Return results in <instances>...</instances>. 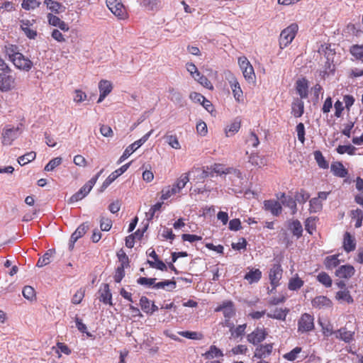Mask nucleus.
I'll use <instances>...</instances> for the list:
<instances>
[{
	"label": "nucleus",
	"instance_id": "nucleus-1",
	"mask_svg": "<svg viewBox=\"0 0 363 363\" xmlns=\"http://www.w3.org/2000/svg\"><path fill=\"white\" fill-rule=\"evenodd\" d=\"M4 52L15 67L19 69L29 71L33 67V62L19 52L16 45L8 44L4 47Z\"/></svg>",
	"mask_w": 363,
	"mask_h": 363
},
{
	"label": "nucleus",
	"instance_id": "nucleus-2",
	"mask_svg": "<svg viewBox=\"0 0 363 363\" xmlns=\"http://www.w3.org/2000/svg\"><path fill=\"white\" fill-rule=\"evenodd\" d=\"M216 312H222L224 320L222 323L223 326L227 328H232L231 318L236 315V308L234 302L230 300H226L219 304L216 308Z\"/></svg>",
	"mask_w": 363,
	"mask_h": 363
},
{
	"label": "nucleus",
	"instance_id": "nucleus-3",
	"mask_svg": "<svg viewBox=\"0 0 363 363\" xmlns=\"http://www.w3.org/2000/svg\"><path fill=\"white\" fill-rule=\"evenodd\" d=\"M298 30V26L293 23L284 28L279 35V47L284 49L293 41Z\"/></svg>",
	"mask_w": 363,
	"mask_h": 363
},
{
	"label": "nucleus",
	"instance_id": "nucleus-4",
	"mask_svg": "<svg viewBox=\"0 0 363 363\" xmlns=\"http://www.w3.org/2000/svg\"><path fill=\"white\" fill-rule=\"evenodd\" d=\"M106 3L111 12L118 19L125 20L128 18L127 10L121 0H106Z\"/></svg>",
	"mask_w": 363,
	"mask_h": 363
},
{
	"label": "nucleus",
	"instance_id": "nucleus-5",
	"mask_svg": "<svg viewBox=\"0 0 363 363\" xmlns=\"http://www.w3.org/2000/svg\"><path fill=\"white\" fill-rule=\"evenodd\" d=\"M298 332L305 333L312 331L314 328V317L313 315L304 313H303L298 320Z\"/></svg>",
	"mask_w": 363,
	"mask_h": 363
},
{
	"label": "nucleus",
	"instance_id": "nucleus-6",
	"mask_svg": "<svg viewBox=\"0 0 363 363\" xmlns=\"http://www.w3.org/2000/svg\"><path fill=\"white\" fill-rule=\"evenodd\" d=\"M227 74L228 75L226 76V79L232 89V92L235 101L239 103L242 102L244 100L243 91L240 87L238 79L231 72H228Z\"/></svg>",
	"mask_w": 363,
	"mask_h": 363
},
{
	"label": "nucleus",
	"instance_id": "nucleus-7",
	"mask_svg": "<svg viewBox=\"0 0 363 363\" xmlns=\"http://www.w3.org/2000/svg\"><path fill=\"white\" fill-rule=\"evenodd\" d=\"M238 65L247 81H252L255 78L254 68L245 56L238 57Z\"/></svg>",
	"mask_w": 363,
	"mask_h": 363
},
{
	"label": "nucleus",
	"instance_id": "nucleus-8",
	"mask_svg": "<svg viewBox=\"0 0 363 363\" xmlns=\"http://www.w3.org/2000/svg\"><path fill=\"white\" fill-rule=\"evenodd\" d=\"M19 134V128L11 127L6 125L1 133V143L3 145H11L13 142L18 138Z\"/></svg>",
	"mask_w": 363,
	"mask_h": 363
},
{
	"label": "nucleus",
	"instance_id": "nucleus-9",
	"mask_svg": "<svg viewBox=\"0 0 363 363\" xmlns=\"http://www.w3.org/2000/svg\"><path fill=\"white\" fill-rule=\"evenodd\" d=\"M283 274V269L280 264H274L270 268L269 272V279L272 289H275L280 285V280Z\"/></svg>",
	"mask_w": 363,
	"mask_h": 363
},
{
	"label": "nucleus",
	"instance_id": "nucleus-10",
	"mask_svg": "<svg viewBox=\"0 0 363 363\" xmlns=\"http://www.w3.org/2000/svg\"><path fill=\"white\" fill-rule=\"evenodd\" d=\"M10 72L0 73V91L2 92L9 91L15 87V77Z\"/></svg>",
	"mask_w": 363,
	"mask_h": 363
},
{
	"label": "nucleus",
	"instance_id": "nucleus-11",
	"mask_svg": "<svg viewBox=\"0 0 363 363\" xmlns=\"http://www.w3.org/2000/svg\"><path fill=\"white\" fill-rule=\"evenodd\" d=\"M267 332L264 328H256L251 333L248 334L247 339L250 343L256 345L265 340Z\"/></svg>",
	"mask_w": 363,
	"mask_h": 363
},
{
	"label": "nucleus",
	"instance_id": "nucleus-12",
	"mask_svg": "<svg viewBox=\"0 0 363 363\" xmlns=\"http://www.w3.org/2000/svg\"><path fill=\"white\" fill-rule=\"evenodd\" d=\"M131 162L121 166L118 169L113 172L103 182L101 186V191H104L113 182H114L119 176L123 174L130 167Z\"/></svg>",
	"mask_w": 363,
	"mask_h": 363
},
{
	"label": "nucleus",
	"instance_id": "nucleus-13",
	"mask_svg": "<svg viewBox=\"0 0 363 363\" xmlns=\"http://www.w3.org/2000/svg\"><path fill=\"white\" fill-rule=\"evenodd\" d=\"M94 186V180H89L77 192L70 197L69 202L74 203L82 200L90 192Z\"/></svg>",
	"mask_w": 363,
	"mask_h": 363
},
{
	"label": "nucleus",
	"instance_id": "nucleus-14",
	"mask_svg": "<svg viewBox=\"0 0 363 363\" xmlns=\"http://www.w3.org/2000/svg\"><path fill=\"white\" fill-rule=\"evenodd\" d=\"M355 273L354 267L351 264H344L339 267L335 271V276L339 279H349Z\"/></svg>",
	"mask_w": 363,
	"mask_h": 363
},
{
	"label": "nucleus",
	"instance_id": "nucleus-15",
	"mask_svg": "<svg viewBox=\"0 0 363 363\" xmlns=\"http://www.w3.org/2000/svg\"><path fill=\"white\" fill-rule=\"evenodd\" d=\"M311 304L313 308L320 310L331 308L333 302L325 296H318L311 301Z\"/></svg>",
	"mask_w": 363,
	"mask_h": 363
},
{
	"label": "nucleus",
	"instance_id": "nucleus-16",
	"mask_svg": "<svg viewBox=\"0 0 363 363\" xmlns=\"http://www.w3.org/2000/svg\"><path fill=\"white\" fill-rule=\"evenodd\" d=\"M99 89L100 92V95L97 103H101L104 101V99L108 96L113 89V86L111 82L102 79L99 83Z\"/></svg>",
	"mask_w": 363,
	"mask_h": 363
},
{
	"label": "nucleus",
	"instance_id": "nucleus-17",
	"mask_svg": "<svg viewBox=\"0 0 363 363\" xmlns=\"http://www.w3.org/2000/svg\"><path fill=\"white\" fill-rule=\"evenodd\" d=\"M357 242L355 238L349 232H345L343 235L342 247L347 253H350L356 249Z\"/></svg>",
	"mask_w": 363,
	"mask_h": 363
},
{
	"label": "nucleus",
	"instance_id": "nucleus-18",
	"mask_svg": "<svg viewBox=\"0 0 363 363\" xmlns=\"http://www.w3.org/2000/svg\"><path fill=\"white\" fill-rule=\"evenodd\" d=\"M47 19L50 25L59 28L62 31L67 32L69 30L68 24L57 16L48 13L47 15Z\"/></svg>",
	"mask_w": 363,
	"mask_h": 363
},
{
	"label": "nucleus",
	"instance_id": "nucleus-19",
	"mask_svg": "<svg viewBox=\"0 0 363 363\" xmlns=\"http://www.w3.org/2000/svg\"><path fill=\"white\" fill-rule=\"evenodd\" d=\"M264 208L272 213L273 216H277L281 213V206L278 201L266 200L264 201Z\"/></svg>",
	"mask_w": 363,
	"mask_h": 363
},
{
	"label": "nucleus",
	"instance_id": "nucleus-20",
	"mask_svg": "<svg viewBox=\"0 0 363 363\" xmlns=\"http://www.w3.org/2000/svg\"><path fill=\"white\" fill-rule=\"evenodd\" d=\"M296 92L302 99H306L308 96V81L305 78L299 79L296 82Z\"/></svg>",
	"mask_w": 363,
	"mask_h": 363
},
{
	"label": "nucleus",
	"instance_id": "nucleus-21",
	"mask_svg": "<svg viewBox=\"0 0 363 363\" xmlns=\"http://www.w3.org/2000/svg\"><path fill=\"white\" fill-rule=\"evenodd\" d=\"M272 349L273 344L260 345L255 349L254 356L258 359L265 358L272 353Z\"/></svg>",
	"mask_w": 363,
	"mask_h": 363
},
{
	"label": "nucleus",
	"instance_id": "nucleus-22",
	"mask_svg": "<svg viewBox=\"0 0 363 363\" xmlns=\"http://www.w3.org/2000/svg\"><path fill=\"white\" fill-rule=\"evenodd\" d=\"M100 301L103 302L105 304L112 305V294L111 293L109 285L108 284H104L100 290Z\"/></svg>",
	"mask_w": 363,
	"mask_h": 363
},
{
	"label": "nucleus",
	"instance_id": "nucleus-23",
	"mask_svg": "<svg viewBox=\"0 0 363 363\" xmlns=\"http://www.w3.org/2000/svg\"><path fill=\"white\" fill-rule=\"evenodd\" d=\"M336 337L345 342L350 343L354 339V331L348 330L346 327L335 331Z\"/></svg>",
	"mask_w": 363,
	"mask_h": 363
},
{
	"label": "nucleus",
	"instance_id": "nucleus-24",
	"mask_svg": "<svg viewBox=\"0 0 363 363\" xmlns=\"http://www.w3.org/2000/svg\"><path fill=\"white\" fill-rule=\"evenodd\" d=\"M330 169L335 176L340 178L346 177L348 174L347 169L345 168L340 162H333L330 166Z\"/></svg>",
	"mask_w": 363,
	"mask_h": 363
},
{
	"label": "nucleus",
	"instance_id": "nucleus-25",
	"mask_svg": "<svg viewBox=\"0 0 363 363\" xmlns=\"http://www.w3.org/2000/svg\"><path fill=\"white\" fill-rule=\"evenodd\" d=\"M289 312V310L286 308H276L273 311H271L269 313H268L267 315L269 318L277 319L279 320H285Z\"/></svg>",
	"mask_w": 363,
	"mask_h": 363
},
{
	"label": "nucleus",
	"instance_id": "nucleus-26",
	"mask_svg": "<svg viewBox=\"0 0 363 363\" xmlns=\"http://www.w3.org/2000/svg\"><path fill=\"white\" fill-rule=\"evenodd\" d=\"M304 112V103L301 99H295L291 105V114L296 117H301Z\"/></svg>",
	"mask_w": 363,
	"mask_h": 363
},
{
	"label": "nucleus",
	"instance_id": "nucleus-27",
	"mask_svg": "<svg viewBox=\"0 0 363 363\" xmlns=\"http://www.w3.org/2000/svg\"><path fill=\"white\" fill-rule=\"evenodd\" d=\"M339 256L340 254L327 256L323 261L325 267L328 270H332L337 267L340 264Z\"/></svg>",
	"mask_w": 363,
	"mask_h": 363
},
{
	"label": "nucleus",
	"instance_id": "nucleus-28",
	"mask_svg": "<svg viewBox=\"0 0 363 363\" xmlns=\"http://www.w3.org/2000/svg\"><path fill=\"white\" fill-rule=\"evenodd\" d=\"M288 228L292 233L293 235L299 238L302 236L303 228L301 222L298 220H293L288 223Z\"/></svg>",
	"mask_w": 363,
	"mask_h": 363
},
{
	"label": "nucleus",
	"instance_id": "nucleus-29",
	"mask_svg": "<svg viewBox=\"0 0 363 363\" xmlns=\"http://www.w3.org/2000/svg\"><path fill=\"white\" fill-rule=\"evenodd\" d=\"M335 298L340 303H347L348 304L352 303L354 302V299L350 294V292L348 289H345L344 290L339 291L335 294Z\"/></svg>",
	"mask_w": 363,
	"mask_h": 363
},
{
	"label": "nucleus",
	"instance_id": "nucleus-30",
	"mask_svg": "<svg viewBox=\"0 0 363 363\" xmlns=\"http://www.w3.org/2000/svg\"><path fill=\"white\" fill-rule=\"evenodd\" d=\"M164 138L165 139V142L172 148L175 150L181 149V145L176 134H172L171 132L168 131L164 135Z\"/></svg>",
	"mask_w": 363,
	"mask_h": 363
},
{
	"label": "nucleus",
	"instance_id": "nucleus-31",
	"mask_svg": "<svg viewBox=\"0 0 363 363\" xmlns=\"http://www.w3.org/2000/svg\"><path fill=\"white\" fill-rule=\"evenodd\" d=\"M244 278L249 284L258 282L262 278V272L259 269H251Z\"/></svg>",
	"mask_w": 363,
	"mask_h": 363
},
{
	"label": "nucleus",
	"instance_id": "nucleus-32",
	"mask_svg": "<svg viewBox=\"0 0 363 363\" xmlns=\"http://www.w3.org/2000/svg\"><path fill=\"white\" fill-rule=\"evenodd\" d=\"M88 228L89 226L86 223H82V225H80L76 229V230L72 234L70 238V242L74 244L78 239L82 238L86 233Z\"/></svg>",
	"mask_w": 363,
	"mask_h": 363
},
{
	"label": "nucleus",
	"instance_id": "nucleus-33",
	"mask_svg": "<svg viewBox=\"0 0 363 363\" xmlns=\"http://www.w3.org/2000/svg\"><path fill=\"white\" fill-rule=\"evenodd\" d=\"M30 21L28 20L21 21V28L25 35L30 39H35L37 36V31L30 28Z\"/></svg>",
	"mask_w": 363,
	"mask_h": 363
},
{
	"label": "nucleus",
	"instance_id": "nucleus-34",
	"mask_svg": "<svg viewBox=\"0 0 363 363\" xmlns=\"http://www.w3.org/2000/svg\"><path fill=\"white\" fill-rule=\"evenodd\" d=\"M140 147V146L137 143V141H135L133 143L128 146L124 150L123 155L120 157L119 160H118V164H121L123 161H125L131 154H133Z\"/></svg>",
	"mask_w": 363,
	"mask_h": 363
},
{
	"label": "nucleus",
	"instance_id": "nucleus-35",
	"mask_svg": "<svg viewBox=\"0 0 363 363\" xmlns=\"http://www.w3.org/2000/svg\"><path fill=\"white\" fill-rule=\"evenodd\" d=\"M350 53L356 60L363 63V45H353L350 48Z\"/></svg>",
	"mask_w": 363,
	"mask_h": 363
},
{
	"label": "nucleus",
	"instance_id": "nucleus-36",
	"mask_svg": "<svg viewBox=\"0 0 363 363\" xmlns=\"http://www.w3.org/2000/svg\"><path fill=\"white\" fill-rule=\"evenodd\" d=\"M232 328H228L230 332L231 337L233 338H238L242 336L247 328V324L239 325L237 327H235L233 323H232Z\"/></svg>",
	"mask_w": 363,
	"mask_h": 363
},
{
	"label": "nucleus",
	"instance_id": "nucleus-37",
	"mask_svg": "<svg viewBox=\"0 0 363 363\" xmlns=\"http://www.w3.org/2000/svg\"><path fill=\"white\" fill-rule=\"evenodd\" d=\"M241 126V121L239 118H235L225 130V135L227 137L232 136L235 133L238 132Z\"/></svg>",
	"mask_w": 363,
	"mask_h": 363
},
{
	"label": "nucleus",
	"instance_id": "nucleus-38",
	"mask_svg": "<svg viewBox=\"0 0 363 363\" xmlns=\"http://www.w3.org/2000/svg\"><path fill=\"white\" fill-rule=\"evenodd\" d=\"M304 284V281L298 277V274L291 278L288 283V289L291 291H296L301 289Z\"/></svg>",
	"mask_w": 363,
	"mask_h": 363
},
{
	"label": "nucleus",
	"instance_id": "nucleus-39",
	"mask_svg": "<svg viewBox=\"0 0 363 363\" xmlns=\"http://www.w3.org/2000/svg\"><path fill=\"white\" fill-rule=\"evenodd\" d=\"M55 253L54 250H48L43 257H40L38 260L36 266L38 267H43L50 263V258Z\"/></svg>",
	"mask_w": 363,
	"mask_h": 363
},
{
	"label": "nucleus",
	"instance_id": "nucleus-40",
	"mask_svg": "<svg viewBox=\"0 0 363 363\" xmlns=\"http://www.w3.org/2000/svg\"><path fill=\"white\" fill-rule=\"evenodd\" d=\"M203 356L206 359H210L214 357H223V352L215 345H211L209 350L203 354Z\"/></svg>",
	"mask_w": 363,
	"mask_h": 363
},
{
	"label": "nucleus",
	"instance_id": "nucleus-41",
	"mask_svg": "<svg viewBox=\"0 0 363 363\" xmlns=\"http://www.w3.org/2000/svg\"><path fill=\"white\" fill-rule=\"evenodd\" d=\"M45 4L47 6L48 9H50L51 11L55 13H60L64 11L63 6L54 0H45L44 1Z\"/></svg>",
	"mask_w": 363,
	"mask_h": 363
},
{
	"label": "nucleus",
	"instance_id": "nucleus-42",
	"mask_svg": "<svg viewBox=\"0 0 363 363\" xmlns=\"http://www.w3.org/2000/svg\"><path fill=\"white\" fill-rule=\"evenodd\" d=\"M36 153L35 152L31 151L26 153L25 155L19 157L18 158V162L20 165L24 166L25 164L32 162L35 159Z\"/></svg>",
	"mask_w": 363,
	"mask_h": 363
},
{
	"label": "nucleus",
	"instance_id": "nucleus-43",
	"mask_svg": "<svg viewBox=\"0 0 363 363\" xmlns=\"http://www.w3.org/2000/svg\"><path fill=\"white\" fill-rule=\"evenodd\" d=\"M352 219L355 220V228H360L362 225L363 212L362 210L357 208L351 211Z\"/></svg>",
	"mask_w": 363,
	"mask_h": 363
},
{
	"label": "nucleus",
	"instance_id": "nucleus-44",
	"mask_svg": "<svg viewBox=\"0 0 363 363\" xmlns=\"http://www.w3.org/2000/svg\"><path fill=\"white\" fill-rule=\"evenodd\" d=\"M210 169L213 172H214L217 174H219V175L227 174L230 173V168H227L225 167L224 164H219V163H215L213 165H211Z\"/></svg>",
	"mask_w": 363,
	"mask_h": 363
},
{
	"label": "nucleus",
	"instance_id": "nucleus-45",
	"mask_svg": "<svg viewBox=\"0 0 363 363\" xmlns=\"http://www.w3.org/2000/svg\"><path fill=\"white\" fill-rule=\"evenodd\" d=\"M317 280L327 288L330 287L333 284L331 277L325 272L318 274Z\"/></svg>",
	"mask_w": 363,
	"mask_h": 363
},
{
	"label": "nucleus",
	"instance_id": "nucleus-46",
	"mask_svg": "<svg viewBox=\"0 0 363 363\" xmlns=\"http://www.w3.org/2000/svg\"><path fill=\"white\" fill-rule=\"evenodd\" d=\"M356 150H357V148L352 145H339L336 148L337 152L340 155H343L345 153H347L349 155H355Z\"/></svg>",
	"mask_w": 363,
	"mask_h": 363
},
{
	"label": "nucleus",
	"instance_id": "nucleus-47",
	"mask_svg": "<svg viewBox=\"0 0 363 363\" xmlns=\"http://www.w3.org/2000/svg\"><path fill=\"white\" fill-rule=\"evenodd\" d=\"M314 158L318 163V166L323 169H328L329 167L328 162L325 160L322 152L319 150L314 152Z\"/></svg>",
	"mask_w": 363,
	"mask_h": 363
},
{
	"label": "nucleus",
	"instance_id": "nucleus-48",
	"mask_svg": "<svg viewBox=\"0 0 363 363\" xmlns=\"http://www.w3.org/2000/svg\"><path fill=\"white\" fill-rule=\"evenodd\" d=\"M117 257L120 262V264L118 267H123V268H127L130 266L129 258L123 250H121L119 252H118Z\"/></svg>",
	"mask_w": 363,
	"mask_h": 363
},
{
	"label": "nucleus",
	"instance_id": "nucleus-49",
	"mask_svg": "<svg viewBox=\"0 0 363 363\" xmlns=\"http://www.w3.org/2000/svg\"><path fill=\"white\" fill-rule=\"evenodd\" d=\"M22 294L24 298L28 300L33 301L35 299V291L34 288L30 286H24L22 291Z\"/></svg>",
	"mask_w": 363,
	"mask_h": 363
},
{
	"label": "nucleus",
	"instance_id": "nucleus-50",
	"mask_svg": "<svg viewBox=\"0 0 363 363\" xmlns=\"http://www.w3.org/2000/svg\"><path fill=\"white\" fill-rule=\"evenodd\" d=\"M140 306L144 313L151 315V302L146 296H142L140 299Z\"/></svg>",
	"mask_w": 363,
	"mask_h": 363
},
{
	"label": "nucleus",
	"instance_id": "nucleus-51",
	"mask_svg": "<svg viewBox=\"0 0 363 363\" xmlns=\"http://www.w3.org/2000/svg\"><path fill=\"white\" fill-rule=\"evenodd\" d=\"M189 181V174L185 173L182 174L173 185L175 186L177 189L181 191Z\"/></svg>",
	"mask_w": 363,
	"mask_h": 363
},
{
	"label": "nucleus",
	"instance_id": "nucleus-52",
	"mask_svg": "<svg viewBox=\"0 0 363 363\" xmlns=\"http://www.w3.org/2000/svg\"><path fill=\"white\" fill-rule=\"evenodd\" d=\"M84 296H85V289L84 288H80L73 295V296L72 298V303L75 305L79 304L82 301Z\"/></svg>",
	"mask_w": 363,
	"mask_h": 363
},
{
	"label": "nucleus",
	"instance_id": "nucleus-53",
	"mask_svg": "<svg viewBox=\"0 0 363 363\" xmlns=\"http://www.w3.org/2000/svg\"><path fill=\"white\" fill-rule=\"evenodd\" d=\"M62 158L57 157L52 159L45 167V171L50 172L55 169V167H58L62 163Z\"/></svg>",
	"mask_w": 363,
	"mask_h": 363
},
{
	"label": "nucleus",
	"instance_id": "nucleus-54",
	"mask_svg": "<svg viewBox=\"0 0 363 363\" xmlns=\"http://www.w3.org/2000/svg\"><path fill=\"white\" fill-rule=\"evenodd\" d=\"M179 334L182 337L191 340H201L203 337V335L200 333L191 331H182L179 332Z\"/></svg>",
	"mask_w": 363,
	"mask_h": 363
},
{
	"label": "nucleus",
	"instance_id": "nucleus-55",
	"mask_svg": "<svg viewBox=\"0 0 363 363\" xmlns=\"http://www.w3.org/2000/svg\"><path fill=\"white\" fill-rule=\"evenodd\" d=\"M323 205L319 198H313L310 200V211L316 213L322 209Z\"/></svg>",
	"mask_w": 363,
	"mask_h": 363
},
{
	"label": "nucleus",
	"instance_id": "nucleus-56",
	"mask_svg": "<svg viewBox=\"0 0 363 363\" xmlns=\"http://www.w3.org/2000/svg\"><path fill=\"white\" fill-rule=\"evenodd\" d=\"M302 351L301 347H296L291 351L286 353L284 358L289 361H294L297 358V355Z\"/></svg>",
	"mask_w": 363,
	"mask_h": 363
},
{
	"label": "nucleus",
	"instance_id": "nucleus-57",
	"mask_svg": "<svg viewBox=\"0 0 363 363\" xmlns=\"http://www.w3.org/2000/svg\"><path fill=\"white\" fill-rule=\"evenodd\" d=\"M51 37L57 43H65L66 42V38L61 32V30H58L57 28H54L51 31Z\"/></svg>",
	"mask_w": 363,
	"mask_h": 363
},
{
	"label": "nucleus",
	"instance_id": "nucleus-58",
	"mask_svg": "<svg viewBox=\"0 0 363 363\" xmlns=\"http://www.w3.org/2000/svg\"><path fill=\"white\" fill-rule=\"evenodd\" d=\"M147 263L151 267L161 271H167V265L162 260L159 259V258L155 259L154 262L147 260Z\"/></svg>",
	"mask_w": 363,
	"mask_h": 363
},
{
	"label": "nucleus",
	"instance_id": "nucleus-59",
	"mask_svg": "<svg viewBox=\"0 0 363 363\" xmlns=\"http://www.w3.org/2000/svg\"><path fill=\"white\" fill-rule=\"evenodd\" d=\"M309 198V194L303 189H301L295 196V200L301 203H306Z\"/></svg>",
	"mask_w": 363,
	"mask_h": 363
},
{
	"label": "nucleus",
	"instance_id": "nucleus-60",
	"mask_svg": "<svg viewBox=\"0 0 363 363\" xmlns=\"http://www.w3.org/2000/svg\"><path fill=\"white\" fill-rule=\"evenodd\" d=\"M194 79L196 80L203 87L208 89L210 90L213 89V86L212 83L211 82L210 80H208V79L206 76L202 75V76H200V78L196 77V79Z\"/></svg>",
	"mask_w": 363,
	"mask_h": 363
},
{
	"label": "nucleus",
	"instance_id": "nucleus-61",
	"mask_svg": "<svg viewBox=\"0 0 363 363\" xmlns=\"http://www.w3.org/2000/svg\"><path fill=\"white\" fill-rule=\"evenodd\" d=\"M170 286L172 289H173L176 287V282L174 281H172V280H165V281H160L157 283L155 282L154 288L164 289L165 286Z\"/></svg>",
	"mask_w": 363,
	"mask_h": 363
},
{
	"label": "nucleus",
	"instance_id": "nucleus-62",
	"mask_svg": "<svg viewBox=\"0 0 363 363\" xmlns=\"http://www.w3.org/2000/svg\"><path fill=\"white\" fill-rule=\"evenodd\" d=\"M112 227V220L108 218L101 217L100 228L103 231H108Z\"/></svg>",
	"mask_w": 363,
	"mask_h": 363
},
{
	"label": "nucleus",
	"instance_id": "nucleus-63",
	"mask_svg": "<svg viewBox=\"0 0 363 363\" xmlns=\"http://www.w3.org/2000/svg\"><path fill=\"white\" fill-rule=\"evenodd\" d=\"M296 132H297V136L298 140L302 143L304 144L305 142V127L303 123H299L296 125Z\"/></svg>",
	"mask_w": 363,
	"mask_h": 363
},
{
	"label": "nucleus",
	"instance_id": "nucleus-64",
	"mask_svg": "<svg viewBox=\"0 0 363 363\" xmlns=\"http://www.w3.org/2000/svg\"><path fill=\"white\" fill-rule=\"evenodd\" d=\"M249 162L254 166L261 167L264 165L263 159L261 158L257 154H252L249 157Z\"/></svg>",
	"mask_w": 363,
	"mask_h": 363
}]
</instances>
